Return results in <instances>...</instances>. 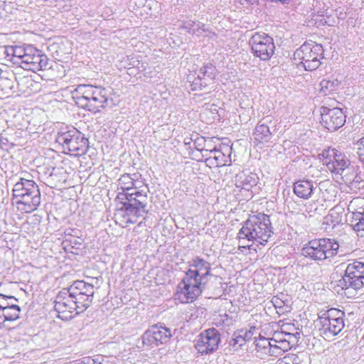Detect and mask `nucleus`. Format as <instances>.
<instances>
[{
    "label": "nucleus",
    "mask_w": 364,
    "mask_h": 364,
    "mask_svg": "<svg viewBox=\"0 0 364 364\" xmlns=\"http://www.w3.org/2000/svg\"><path fill=\"white\" fill-rule=\"evenodd\" d=\"M339 245L337 242L328 238H322L309 241L301 250L305 257L318 261L324 260L338 253Z\"/></svg>",
    "instance_id": "obj_10"
},
{
    "label": "nucleus",
    "mask_w": 364,
    "mask_h": 364,
    "mask_svg": "<svg viewBox=\"0 0 364 364\" xmlns=\"http://www.w3.org/2000/svg\"><path fill=\"white\" fill-rule=\"evenodd\" d=\"M282 329L284 330V337L285 338V343H282V346L283 348L289 350L297 344L300 338V332L291 324L283 325Z\"/></svg>",
    "instance_id": "obj_26"
},
{
    "label": "nucleus",
    "mask_w": 364,
    "mask_h": 364,
    "mask_svg": "<svg viewBox=\"0 0 364 364\" xmlns=\"http://www.w3.org/2000/svg\"><path fill=\"white\" fill-rule=\"evenodd\" d=\"M245 338H244V337H242V335L239 333V335L236 336L235 338H232L229 341L230 350H237L245 343Z\"/></svg>",
    "instance_id": "obj_32"
},
{
    "label": "nucleus",
    "mask_w": 364,
    "mask_h": 364,
    "mask_svg": "<svg viewBox=\"0 0 364 364\" xmlns=\"http://www.w3.org/2000/svg\"><path fill=\"white\" fill-rule=\"evenodd\" d=\"M68 289L78 303L80 311H85L92 304L96 289L94 284L77 280Z\"/></svg>",
    "instance_id": "obj_14"
},
{
    "label": "nucleus",
    "mask_w": 364,
    "mask_h": 364,
    "mask_svg": "<svg viewBox=\"0 0 364 364\" xmlns=\"http://www.w3.org/2000/svg\"><path fill=\"white\" fill-rule=\"evenodd\" d=\"M211 114V118L213 119H218L220 114H218V107L215 104L212 105H205L203 114L208 115Z\"/></svg>",
    "instance_id": "obj_36"
},
{
    "label": "nucleus",
    "mask_w": 364,
    "mask_h": 364,
    "mask_svg": "<svg viewBox=\"0 0 364 364\" xmlns=\"http://www.w3.org/2000/svg\"><path fill=\"white\" fill-rule=\"evenodd\" d=\"M137 177L136 173L133 176L125 173L118 179L117 198L122 201L123 208L115 215L117 218L123 217L122 223L126 225L136 223L137 218L145 212L147 194L144 190H137Z\"/></svg>",
    "instance_id": "obj_1"
},
{
    "label": "nucleus",
    "mask_w": 364,
    "mask_h": 364,
    "mask_svg": "<svg viewBox=\"0 0 364 364\" xmlns=\"http://www.w3.org/2000/svg\"><path fill=\"white\" fill-rule=\"evenodd\" d=\"M16 81L15 78H9L0 75L1 97H9L15 92Z\"/></svg>",
    "instance_id": "obj_28"
},
{
    "label": "nucleus",
    "mask_w": 364,
    "mask_h": 364,
    "mask_svg": "<svg viewBox=\"0 0 364 364\" xmlns=\"http://www.w3.org/2000/svg\"><path fill=\"white\" fill-rule=\"evenodd\" d=\"M240 333L242 335V337H244V338H245L246 341H251L252 339L256 340V336L260 335L259 329L257 328L255 326H251L248 331H241Z\"/></svg>",
    "instance_id": "obj_34"
},
{
    "label": "nucleus",
    "mask_w": 364,
    "mask_h": 364,
    "mask_svg": "<svg viewBox=\"0 0 364 364\" xmlns=\"http://www.w3.org/2000/svg\"><path fill=\"white\" fill-rule=\"evenodd\" d=\"M55 141L62 146L65 154L70 156H82L88 149V139L73 127L60 129L56 135Z\"/></svg>",
    "instance_id": "obj_7"
},
{
    "label": "nucleus",
    "mask_w": 364,
    "mask_h": 364,
    "mask_svg": "<svg viewBox=\"0 0 364 364\" xmlns=\"http://www.w3.org/2000/svg\"><path fill=\"white\" fill-rule=\"evenodd\" d=\"M315 189V183L313 181L304 178L295 181L293 186L294 193L304 200L309 199Z\"/></svg>",
    "instance_id": "obj_24"
},
{
    "label": "nucleus",
    "mask_w": 364,
    "mask_h": 364,
    "mask_svg": "<svg viewBox=\"0 0 364 364\" xmlns=\"http://www.w3.org/2000/svg\"><path fill=\"white\" fill-rule=\"evenodd\" d=\"M355 145H356V154H357L360 161L364 165V137H363L360 140H358Z\"/></svg>",
    "instance_id": "obj_41"
},
{
    "label": "nucleus",
    "mask_w": 364,
    "mask_h": 364,
    "mask_svg": "<svg viewBox=\"0 0 364 364\" xmlns=\"http://www.w3.org/2000/svg\"><path fill=\"white\" fill-rule=\"evenodd\" d=\"M286 295L281 294L280 295L274 296L272 298L271 302L275 309H282L285 305H287V300L285 299Z\"/></svg>",
    "instance_id": "obj_37"
},
{
    "label": "nucleus",
    "mask_w": 364,
    "mask_h": 364,
    "mask_svg": "<svg viewBox=\"0 0 364 364\" xmlns=\"http://www.w3.org/2000/svg\"><path fill=\"white\" fill-rule=\"evenodd\" d=\"M92 361L93 362L94 364L95 363H98V364H102V363L103 362V360H99V358H97L96 360L95 359H92Z\"/></svg>",
    "instance_id": "obj_48"
},
{
    "label": "nucleus",
    "mask_w": 364,
    "mask_h": 364,
    "mask_svg": "<svg viewBox=\"0 0 364 364\" xmlns=\"http://www.w3.org/2000/svg\"><path fill=\"white\" fill-rule=\"evenodd\" d=\"M121 66L124 68H127L129 70L134 68H137L140 65L139 60L136 59L134 55L127 56L123 58L121 61Z\"/></svg>",
    "instance_id": "obj_31"
},
{
    "label": "nucleus",
    "mask_w": 364,
    "mask_h": 364,
    "mask_svg": "<svg viewBox=\"0 0 364 364\" xmlns=\"http://www.w3.org/2000/svg\"><path fill=\"white\" fill-rule=\"evenodd\" d=\"M18 303L16 297L0 294V325L19 318L21 309Z\"/></svg>",
    "instance_id": "obj_20"
},
{
    "label": "nucleus",
    "mask_w": 364,
    "mask_h": 364,
    "mask_svg": "<svg viewBox=\"0 0 364 364\" xmlns=\"http://www.w3.org/2000/svg\"><path fill=\"white\" fill-rule=\"evenodd\" d=\"M279 345L272 343V346H271L266 354H269L271 356H275L277 357L280 355L282 353L287 351V348H279Z\"/></svg>",
    "instance_id": "obj_39"
},
{
    "label": "nucleus",
    "mask_w": 364,
    "mask_h": 364,
    "mask_svg": "<svg viewBox=\"0 0 364 364\" xmlns=\"http://www.w3.org/2000/svg\"><path fill=\"white\" fill-rule=\"evenodd\" d=\"M259 338L255 341L256 348L258 350H264V353H267L269 348L272 346V342L271 338H266L264 337L259 336Z\"/></svg>",
    "instance_id": "obj_30"
},
{
    "label": "nucleus",
    "mask_w": 364,
    "mask_h": 364,
    "mask_svg": "<svg viewBox=\"0 0 364 364\" xmlns=\"http://www.w3.org/2000/svg\"><path fill=\"white\" fill-rule=\"evenodd\" d=\"M13 203L16 208L25 213H31L37 210L41 203V196L38 186L26 176L20 177L13 187Z\"/></svg>",
    "instance_id": "obj_4"
},
{
    "label": "nucleus",
    "mask_w": 364,
    "mask_h": 364,
    "mask_svg": "<svg viewBox=\"0 0 364 364\" xmlns=\"http://www.w3.org/2000/svg\"><path fill=\"white\" fill-rule=\"evenodd\" d=\"M273 233L269 216L258 213L249 217L240 230L237 237L240 240H247L264 245Z\"/></svg>",
    "instance_id": "obj_5"
},
{
    "label": "nucleus",
    "mask_w": 364,
    "mask_h": 364,
    "mask_svg": "<svg viewBox=\"0 0 364 364\" xmlns=\"http://www.w3.org/2000/svg\"><path fill=\"white\" fill-rule=\"evenodd\" d=\"M252 0H237L236 1H234L235 4H239L241 6H246L249 4L252 3Z\"/></svg>",
    "instance_id": "obj_44"
},
{
    "label": "nucleus",
    "mask_w": 364,
    "mask_h": 364,
    "mask_svg": "<svg viewBox=\"0 0 364 364\" xmlns=\"http://www.w3.org/2000/svg\"><path fill=\"white\" fill-rule=\"evenodd\" d=\"M285 330H286L287 331H291V332H294V331H293V328H285Z\"/></svg>",
    "instance_id": "obj_50"
},
{
    "label": "nucleus",
    "mask_w": 364,
    "mask_h": 364,
    "mask_svg": "<svg viewBox=\"0 0 364 364\" xmlns=\"http://www.w3.org/2000/svg\"><path fill=\"white\" fill-rule=\"evenodd\" d=\"M90 358H85L80 364H90Z\"/></svg>",
    "instance_id": "obj_47"
},
{
    "label": "nucleus",
    "mask_w": 364,
    "mask_h": 364,
    "mask_svg": "<svg viewBox=\"0 0 364 364\" xmlns=\"http://www.w3.org/2000/svg\"><path fill=\"white\" fill-rule=\"evenodd\" d=\"M138 70L144 72V76L147 78H152L155 75L156 73L154 67L149 66L148 64L144 65V63H140L138 67Z\"/></svg>",
    "instance_id": "obj_38"
},
{
    "label": "nucleus",
    "mask_w": 364,
    "mask_h": 364,
    "mask_svg": "<svg viewBox=\"0 0 364 364\" xmlns=\"http://www.w3.org/2000/svg\"><path fill=\"white\" fill-rule=\"evenodd\" d=\"M196 138L193 141V148L197 149L198 151H200L203 154H205V149H203V145L205 144V140L203 137H200L197 135L195 136Z\"/></svg>",
    "instance_id": "obj_42"
},
{
    "label": "nucleus",
    "mask_w": 364,
    "mask_h": 364,
    "mask_svg": "<svg viewBox=\"0 0 364 364\" xmlns=\"http://www.w3.org/2000/svg\"><path fill=\"white\" fill-rule=\"evenodd\" d=\"M193 141H194V139H193V136L192 137H186L184 139V144L186 146H189L190 148H193V146H191V144H193Z\"/></svg>",
    "instance_id": "obj_43"
},
{
    "label": "nucleus",
    "mask_w": 364,
    "mask_h": 364,
    "mask_svg": "<svg viewBox=\"0 0 364 364\" xmlns=\"http://www.w3.org/2000/svg\"><path fill=\"white\" fill-rule=\"evenodd\" d=\"M206 86H207V85H205V84H204V80H202V89H203V87H205Z\"/></svg>",
    "instance_id": "obj_51"
},
{
    "label": "nucleus",
    "mask_w": 364,
    "mask_h": 364,
    "mask_svg": "<svg viewBox=\"0 0 364 364\" xmlns=\"http://www.w3.org/2000/svg\"><path fill=\"white\" fill-rule=\"evenodd\" d=\"M171 336L169 328L163 326L155 325L144 332L141 339L144 346L154 348L167 343Z\"/></svg>",
    "instance_id": "obj_17"
},
{
    "label": "nucleus",
    "mask_w": 364,
    "mask_h": 364,
    "mask_svg": "<svg viewBox=\"0 0 364 364\" xmlns=\"http://www.w3.org/2000/svg\"><path fill=\"white\" fill-rule=\"evenodd\" d=\"M272 134L265 123H259L253 132V141L257 145L267 144L271 141Z\"/></svg>",
    "instance_id": "obj_25"
},
{
    "label": "nucleus",
    "mask_w": 364,
    "mask_h": 364,
    "mask_svg": "<svg viewBox=\"0 0 364 364\" xmlns=\"http://www.w3.org/2000/svg\"><path fill=\"white\" fill-rule=\"evenodd\" d=\"M259 181L256 173L243 171L235 176L234 191L240 196V200H249L253 196L252 188Z\"/></svg>",
    "instance_id": "obj_16"
},
{
    "label": "nucleus",
    "mask_w": 364,
    "mask_h": 364,
    "mask_svg": "<svg viewBox=\"0 0 364 364\" xmlns=\"http://www.w3.org/2000/svg\"><path fill=\"white\" fill-rule=\"evenodd\" d=\"M363 350L360 348V358L358 359V363H364V353Z\"/></svg>",
    "instance_id": "obj_45"
},
{
    "label": "nucleus",
    "mask_w": 364,
    "mask_h": 364,
    "mask_svg": "<svg viewBox=\"0 0 364 364\" xmlns=\"http://www.w3.org/2000/svg\"><path fill=\"white\" fill-rule=\"evenodd\" d=\"M323 55V48L321 44L306 43L294 52V60L296 63L301 64L306 70L311 71L319 67Z\"/></svg>",
    "instance_id": "obj_9"
},
{
    "label": "nucleus",
    "mask_w": 364,
    "mask_h": 364,
    "mask_svg": "<svg viewBox=\"0 0 364 364\" xmlns=\"http://www.w3.org/2000/svg\"><path fill=\"white\" fill-rule=\"evenodd\" d=\"M54 303L58 317L63 321L70 320L84 311H80L78 303L68 288H64L58 292Z\"/></svg>",
    "instance_id": "obj_12"
},
{
    "label": "nucleus",
    "mask_w": 364,
    "mask_h": 364,
    "mask_svg": "<svg viewBox=\"0 0 364 364\" xmlns=\"http://www.w3.org/2000/svg\"><path fill=\"white\" fill-rule=\"evenodd\" d=\"M73 94L78 107L93 113L100 112L108 105L109 91L102 87L79 85Z\"/></svg>",
    "instance_id": "obj_6"
},
{
    "label": "nucleus",
    "mask_w": 364,
    "mask_h": 364,
    "mask_svg": "<svg viewBox=\"0 0 364 364\" xmlns=\"http://www.w3.org/2000/svg\"><path fill=\"white\" fill-rule=\"evenodd\" d=\"M338 287L352 294L351 290L357 291L364 287V262L355 260L348 264L344 276L338 281Z\"/></svg>",
    "instance_id": "obj_11"
},
{
    "label": "nucleus",
    "mask_w": 364,
    "mask_h": 364,
    "mask_svg": "<svg viewBox=\"0 0 364 364\" xmlns=\"http://www.w3.org/2000/svg\"><path fill=\"white\" fill-rule=\"evenodd\" d=\"M204 146L205 147H203V149H212L209 145V143H206V141L204 144Z\"/></svg>",
    "instance_id": "obj_49"
},
{
    "label": "nucleus",
    "mask_w": 364,
    "mask_h": 364,
    "mask_svg": "<svg viewBox=\"0 0 364 364\" xmlns=\"http://www.w3.org/2000/svg\"><path fill=\"white\" fill-rule=\"evenodd\" d=\"M333 212H332V213H331L329 214V216H330V217H333Z\"/></svg>",
    "instance_id": "obj_52"
},
{
    "label": "nucleus",
    "mask_w": 364,
    "mask_h": 364,
    "mask_svg": "<svg viewBox=\"0 0 364 364\" xmlns=\"http://www.w3.org/2000/svg\"><path fill=\"white\" fill-rule=\"evenodd\" d=\"M211 276V265L204 259L193 257L189 269L178 284L176 296L182 303L194 301L203 292Z\"/></svg>",
    "instance_id": "obj_2"
},
{
    "label": "nucleus",
    "mask_w": 364,
    "mask_h": 364,
    "mask_svg": "<svg viewBox=\"0 0 364 364\" xmlns=\"http://www.w3.org/2000/svg\"><path fill=\"white\" fill-rule=\"evenodd\" d=\"M320 85L321 92L323 93L324 95H326L336 90L337 87L338 86V82L337 80L334 81L324 79L321 80V82H320Z\"/></svg>",
    "instance_id": "obj_29"
},
{
    "label": "nucleus",
    "mask_w": 364,
    "mask_h": 364,
    "mask_svg": "<svg viewBox=\"0 0 364 364\" xmlns=\"http://www.w3.org/2000/svg\"><path fill=\"white\" fill-rule=\"evenodd\" d=\"M215 77V68L212 65H206L201 68L198 73L191 81L192 77H189L191 87L192 90H202V80H204L205 85H208Z\"/></svg>",
    "instance_id": "obj_23"
},
{
    "label": "nucleus",
    "mask_w": 364,
    "mask_h": 364,
    "mask_svg": "<svg viewBox=\"0 0 364 364\" xmlns=\"http://www.w3.org/2000/svg\"><path fill=\"white\" fill-rule=\"evenodd\" d=\"M363 201L361 198H355L353 200L348 207L350 210V225L353 230L357 232L358 236L364 237V207L355 208V206Z\"/></svg>",
    "instance_id": "obj_22"
},
{
    "label": "nucleus",
    "mask_w": 364,
    "mask_h": 364,
    "mask_svg": "<svg viewBox=\"0 0 364 364\" xmlns=\"http://www.w3.org/2000/svg\"><path fill=\"white\" fill-rule=\"evenodd\" d=\"M252 52L262 60H268L274 53L273 38L262 33H255L250 40Z\"/></svg>",
    "instance_id": "obj_15"
},
{
    "label": "nucleus",
    "mask_w": 364,
    "mask_h": 364,
    "mask_svg": "<svg viewBox=\"0 0 364 364\" xmlns=\"http://www.w3.org/2000/svg\"><path fill=\"white\" fill-rule=\"evenodd\" d=\"M360 358V348L355 350H349L345 352V362L349 363H358Z\"/></svg>",
    "instance_id": "obj_33"
},
{
    "label": "nucleus",
    "mask_w": 364,
    "mask_h": 364,
    "mask_svg": "<svg viewBox=\"0 0 364 364\" xmlns=\"http://www.w3.org/2000/svg\"><path fill=\"white\" fill-rule=\"evenodd\" d=\"M184 28L193 35L198 37L204 36L213 38L215 37V33L205 29L204 25L199 22H194L192 21H186L184 23Z\"/></svg>",
    "instance_id": "obj_27"
},
{
    "label": "nucleus",
    "mask_w": 364,
    "mask_h": 364,
    "mask_svg": "<svg viewBox=\"0 0 364 364\" xmlns=\"http://www.w3.org/2000/svg\"><path fill=\"white\" fill-rule=\"evenodd\" d=\"M345 314L338 309H331L318 316L316 326L321 336L330 339L338 335L344 328Z\"/></svg>",
    "instance_id": "obj_8"
},
{
    "label": "nucleus",
    "mask_w": 364,
    "mask_h": 364,
    "mask_svg": "<svg viewBox=\"0 0 364 364\" xmlns=\"http://www.w3.org/2000/svg\"><path fill=\"white\" fill-rule=\"evenodd\" d=\"M220 333L214 328L203 331L198 336L196 348L201 354H207L215 351L220 343Z\"/></svg>",
    "instance_id": "obj_18"
},
{
    "label": "nucleus",
    "mask_w": 364,
    "mask_h": 364,
    "mask_svg": "<svg viewBox=\"0 0 364 364\" xmlns=\"http://www.w3.org/2000/svg\"><path fill=\"white\" fill-rule=\"evenodd\" d=\"M205 154L203 156H206V162L215 166H223L228 163H230V151L231 148L228 146H215L213 149H205Z\"/></svg>",
    "instance_id": "obj_21"
},
{
    "label": "nucleus",
    "mask_w": 364,
    "mask_h": 364,
    "mask_svg": "<svg viewBox=\"0 0 364 364\" xmlns=\"http://www.w3.org/2000/svg\"><path fill=\"white\" fill-rule=\"evenodd\" d=\"M328 171L336 176H341L350 168V161L346 154L333 148L324 149L319 155Z\"/></svg>",
    "instance_id": "obj_13"
},
{
    "label": "nucleus",
    "mask_w": 364,
    "mask_h": 364,
    "mask_svg": "<svg viewBox=\"0 0 364 364\" xmlns=\"http://www.w3.org/2000/svg\"><path fill=\"white\" fill-rule=\"evenodd\" d=\"M1 74H2V71H1V70L0 69V75H1Z\"/></svg>",
    "instance_id": "obj_53"
},
{
    "label": "nucleus",
    "mask_w": 364,
    "mask_h": 364,
    "mask_svg": "<svg viewBox=\"0 0 364 364\" xmlns=\"http://www.w3.org/2000/svg\"><path fill=\"white\" fill-rule=\"evenodd\" d=\"M237 1V0H234V1H233V2H234V1Z\"/></svg>",
    "instance_id": "obj_54"
},
{
    "label": "nucleus",
    "mask_w": 364,
    "mask_h": 364,
    "mask_svg": "<svg viewBox=\"0 0 364 364\" xmlns=\"http://www.w3.org/2000/svg\"><path fill=\"white\" fill-rule=\"evenodd\" d=\"M321 109V124L330 132L338 129L345 124L346 115L341 109L322 107Z\"/></svg>",
    "instance_id": "obj_19"
},
{
    "label": "nucleus",
    "mask_w": 364,
    "mask_h": 364,
    "mask_svg": "<svg viewBox=\"0 0 364 364\" xmlns=\"http://www.w3.org/2000/svg\"><path fill=\"white\" fill-rule=\"evenodd\" d=\"M271 339L273 343L277 344L279 346V348H283L282 346V343H285V338L284 337V330L282 329L281 331L274 332Z\"/></svg>",
    "instance_id": "obj_40"
},
{
    "label": "nucleus",
    "mask_w": 364,
    "mask_h": 364,
    "mask_svg": "<svg viewBox=\"0 0 364 364\" xmlns=\"http://www.w3.org/2000/svg\"><path fill=\"white\" fill-rule=\"evenodd\" d=\"M6 53L13 64L24 70L38 72L50 68L48 57L32 45L9 46Z\"/></svg>",
    "instance_id": "obj_3"
},
{
    "label": "nucleus",
    "mask_w": 364,
    "mask_h": 364,
    "mask_svg": "<svg viewBox=\"0 0 364 364\" xmlns=\"http://www.w3.org/2000/svg\"><path fill=\"white\" fill-rule=\"evenodd\" d=\"M316 23H318V26H324L326 23V21L324 18H321L319 21H316Z\"/></svg>",
    "instance_id": "obj_46"
},
{
    "label": "nucleus",
    "mask_w": 364,
    "mask_h": 364,
    "mask_svg": "<svg viewBox=\"0 0 364 364\" xmlns=\"http://www.w3.org/2000/svg\"><path fill=\"white\" fill-rule=\"evenodd\" d=\"M303 361L299 355L294 353H287L282 358L283 364H299Z\"/></svg>",
    "instance_id": "obj_35"
}]
</instances>
